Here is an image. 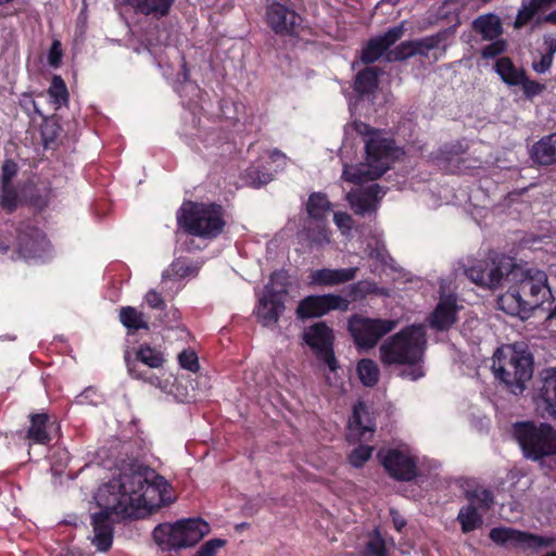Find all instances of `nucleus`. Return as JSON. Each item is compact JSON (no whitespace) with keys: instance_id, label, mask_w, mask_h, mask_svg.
Returning <instances> with one entry per match:
<instances>
[{"instance_id":"f257e3e1","label":"nucleus","mask_w":556,"mask_h":556,"mask_svg":"<svg viewBox=\"0 0 556 556\" xmlns=\"http://www.w3.org/2000/svg\"><path fill=\"white\" fill-rule=\"evenodd\" d=\"M104 491L113 496L105 504L123 517H135L140 509L152 513L173 502L166 479L137 459L105 483Z\"/></svg>"},{"instance_id":"f03ea898","label":"nucleus","mask_w":556,"mask_h":556,"mask_svg":"<svg viewBox=\"0 0 556 556\" xmlns=\"http://www.w3.org/2000/svg\"><path fill=\"white\" fill-rule=\"evenodd\" d=\"M427 338L421 325H410L389 337L379 348L380 361L387 366L406 365L402 377L416 381L425 376L424 363Z\"/></svg>"},{"instance_id":"7ed1b4c3","label":"nucleus","mask_w":556,"mask_h":556,"mask_svg":"<svg viewBox=\"0 0 556 556\" xmlns=\"http://www.w3.org/2000/svg\"><path fill=\"white\" fill-rule=\"evenodd\" d=\"M551 295L547 276L544 271L529 270L516 285L502 294L497 304L506 314L526 319Z\"/></svg>"},{"instance_id":"20e7f679","label":"nucleus","mask_w":556,"mask_h":556,"mask_svg":"<svg viewBox=\"0 0 556 556\" xmlns=\"http://www.w3.org/2000/svg\"><path fill=\"white\" fill-rule=\"evenodd\" d=\"M178 225L189 235L213 240L219 237L227 224L223 205L210 202H184L177 213Z\"/></svg>"},{"instance_id":"39448f33","label":"nucleus","mask_w":556,"mask_h":556,"mask_svg":"<svg viewBox=\"0 0 556 556\" xmlns=\"http://www.w3.org/2000/svg\"><path fill=\"white\" fill-rule=\"evenodd\" d=\"M493 372L507 390L522 394L526 383L533 375V356L526 350H517L515 345H503L493 355Z\"/></svg>"},{"instance_id":"423d86ee","label":"nucleus","mask_w":556,"mask_h":556,"mask_svg":"<svg viewBox=\"0 0 556 556\" xmlns=\"http://www.w3.org/2000/svg\"><path fill=\"white\" fill-rule=\"evenodd\" d=\"M513 435L527 459L541 462L556 456V430L547 422L518 421L513 425Z\"/></svg>"},{"instance_id":"0eeeda50","label":"nucleus","mask_w":556,"mask_h":556,"mask_svg":"<svg viewBox=\"0 0 556 556\" xmlns=\"http://www.w3.org/2000/svg\"><path fill=\"white\" fill-rule=\"evenodd\" d=\"M208 531L206 521L194 518L161 523L153 530V538L163 549L172 551L194 546Z\"/></svg>"},{"instance_id":"6e6552de","label":"nucleus","mask_w":556,"mask_h":556,"mask_svg":"<svg viewBox=\"0 0 556 556\" xmlns=\"http://www.w3.org/2000/svg\"><path fill=\"white\" fill-rule=\"evenodd\" d=\"M515 267L514 260L505 254L476 260L465 268L466 277L484 289H496Z\"/></svg>"},{"instance_id":"1a4fd4ad","label":"nucleus","mask_w":556,"mask_h":556,"mask_svg":"<svg viewBox=\"0 0 556 556\" xmlns=\"http://www.w3.org/2000/svg\"><path fill=\"white\" fill-rule=\"evenodd\" d=\"M124 361L131 378L149 382L152 386L159 383V377L142 369L141 365L149 369H161L166 363L164 353L149 343H141L132 350L127 349L124 353Z\"/></svg>"},{"instance_id":"9d476101","label":"nucleus","mask_w":556,"mask_h":556,"mask_svg":"<svg viewBox=\"0 0 556 556\" xmlns=\"http://www.w3.org/2000/svg\"><path fill=\"white\" fill-rule=\"evenodd\" d=\"M397 323L392 319L370 318L353 314L348 320V330L358 349L369 350L393 329Z\"/></svg>"},{"instance_id":"9b49d317","label":"nucleus","mask_w":556,"mask_h":556,"mask_svg":"<svg viewBox=\"0 0 556 556\" xmlns=\"http://www.w3.org/2000/svg\"><path fill=\"white\" fill-rule=\"evenodd\" d=\"M302 339L311 349L316 358L328 366L331 371L339 368L334 354V332L325 321H317L307 327Z\"/></svg>"},{"instance_id":"f8f14e48","label":"nucleus","mask_w":556,"mask_h":556,"mask_svg":"<svg viewBox=\"0 0 556 556\" xmlns=\"http://www.w3.org/2000/svg\"><path fill=\"white\" fill-rule=\"evenodd\" d=\"M365 152L369 166L374 168L371 178H380L400 154L395 141L383 137L382 132L365 140Z\"/></svg>"},{"instance_id":"ddd939ff","label":"nucleus","mask_w":556,"mask_h":556,"mask_svg":"<svg viewBox=\"0 0 556 556\" xmlns=\"http://www.w3.org/2000/svg\"><path fill=\"white\" fill-rule=\"evenodd\" d=\"M489 538L500 546L522 549L549 547L556 542V538L542 536L509 527L492 528Z\"/></svg>"},{"instance_id":"4468645a","label":"nucleus","mask_w":556,"mask_h":556,"mask_svg":"<svg viewBox=\"0 0 556 556\" xmlns=\"http://www.w3.org/2000/svg\"><path fill=\"white\" fill-rule=\"evenodd\" d=\"M350 301L334 293L312 294L302 299L295 309L298 319L319 318L332 311L346 312Z\"/></svg>"},{"instance_id":"2eb2a0df","label":"nucleus","mask_w":556,"mask_h":556,"mask_svg":"<svg viewBox=\"0 0 556 556\" xmlns=\"http://www.w3.org/2000/svg\"><path fill=\"white\" fill-rule=\"evenodd\" d=\"M386 472L395 481L410 482L419 476L417 458L400 448L378 453Z\"/></svg>"},{"instance_id":"dca6fc26","label":"nucleus","mask_w":556,"mask_h":556,"mask_svg":"<svg viewBox=\"0 0 556 556\" xmlns=\"http://www.w3.org/2000/svg\"><path fill=\"white\" fill-rule=\"evenodd\" d=\"M113 497L111 493L104 491V485L99 489L97 496L98 505L102 508L99 513L92 515V527L94 532L93 545L100 552H106L111 548L113 543V525L111 520L112 515L124 518L117 514L113 508L106 505V501Z\"/></svg>"},{"instance_id":"f3484780","label":"nucleus","mask_w":556,"mask_h":556,"mask_svg":"<svg viewBox=\"0 0 556 556\" xmlns=\"http://www.w3.org/2000/svg\"><path fill=\"white\" fill-rule=\"evenodd\" d=\"M267 26L279 36H298L302 17L294 10L277 0H267L265 8Z\"/></svg>"},{"instance_id":"a211bd4d","label":"nucleus","mask_w":556,"mask_h":556,"mask_svg":"<svg viewBox=\"0 0 556 556\" xmlns=\"http://www.w3.org/2000/svg\"><path fill=\"white\" fill-rule=\"evenodd\" d=\"M404 35V25L393 26L383 35L370 38L363 47L361 52V62L365 65L375 63L384 53L388 54L390 48L399 41Z\"/></svg>"},{"instance_id":"6ab92c4d","label":"nucleus","mask_w":556,"mask_h":556,"mask_svg":"<svg viewBox=\"0 0 556 556\" xmlns=\"http://www.w3.org/2000/svg\"><path fill=\"white\" fill-rule=\"evenodd\" d=\"M534 400L548 416L556 417V367L540 372Z\"/></svg>"},{"instance_id":"aec40b11","label":"nucleus","mask_w":556,"mask_h":556,"mask_svg":"<svg viewBox=\"0 0 556 556\" xmlns=\"http://www.w3.org/2000/svg\"><path fill=\"white\" fill-rule=\"evenodd\" d=\"M285 309V300L268 289L267 292L263 291L258 300L256 317L263 326L268 327L278 323Z\"/></svg>"},{"instance_id":"412c9836","label":"nucleus","mask_w":556,"mask_h":556,"mask_svg":"<svg viewBox=\"0 0 556 556\" xmlns=\"http://www.w3.org/2000/svg\"><path fill=\"white\" fill-rule=\"evenodd\" d=\"M459 307L452 295L440 299L429 317L430 327L437 331H446L457 321Z\"/></svg>"},{"instance_id":"4be33fe9","label":"nucleus","mask_w":556,"mask_h":556,"mask_svg":"<svg viewBox=\"0 0 556 556\" xmlns=\"http://www.w3.org/2000/svg\"><path fill=\"white\" fill-rule=\"evenodd\" d=\"M28 419L29 426L24 434V440L28 442V447L33 444L49 445L52 441L48 430L50 416L47 413H31Z\"/></svg>"},{"instance_id":"5701e85b","label":"nucleus","mask_w":556,"mask_h":556,"mask_svg":"<svg viewBox=\"0 0 556 556\" xmlns=\"http://www.w3.org/2000/svg\"><path fill=\"white\" fill-rule=\"evenodd\" d=\"M358 267L349 268H321L313 270L309 275L311 283L320 287H333L353 280Z\"/></svg>"},{"instance_id":"b1692460","label":"nucleus","mask_w":556,"mask_h":556,"mask_svg":"<svg viewBox=\"0 0 556 556\" xmlns=\"http://www.w3.org/2000/svg\"><path fill=\"white\" fill-rule=\"evenodd\" d=\"M384 194L379 185L374 184L358 193H349L348 200L354 213L364 215L376 210V202Z\"/></svg>"},{"instance_id":"393cba45","label":"nucleus","mask_w":556,"mask_h":556,"mask_svg":"<svg viewBox=\"0 0 556 556\" xmlns=\"http://www.w3.org/2000/svg\"><path fill=\"white\" fill-rule=\"evenodd\" d=\"M135 13L161 20L170 12L175 0H124Z\"/></svg>"},{"instance_id":"a878e982","label":"nucleus","mask_w":556,"mask_h":556,"mask_svg":"<svg viewBox=\"0 0 556 556\" xmlns=\"http://www.w3.org/2000/svg\"><path fill=\"white\" fill-rule=\"evenodd\" d=\"M531 159L539 165L556 164V132L542 137L532 146Z\"/></svg>"},{"instance_id":"bb28decb","label":"nucleus","mask_w":556,"mask_h":556,"mask_svg":"<svg viewBox=\"0 0 556 556\" xmlns=\"http://www.w3.org/2000/svg\"><path fill=\"white\" fill-rule=\"evenodd\" d=\"M379 68L366 66L356 75L353 84V90L359 98L372 96L378 89Z\"/></svg>"},{"instance_id":"cd10ccee","label":"nucleus","mask_w":556,"mask_h":556,"mask_svg":"<svg viewBox=\"0 0 556 556\" xmlns=\"http://www.w3.org/2000/svg\"><path fill=\"white\" fill-rule=\"evenodd\" d=\"M494 70L503 83L510 87L522 84L526 74V71L515 65L509 56L498 58L494 64Z\"/></svg>"},{"instance_id":"c85d7f7f","label":"nucleus","mask_w":556,"mask_h":556,"mask_svg":"<svg viewBox=\"0 0 556 556\" xmlns=\"http://www.w3.org/2000/svg\"><path fill=\"white\" fill-rule=\"evenodd\" d=\"M472 28L477 34H480L484 40H494L503 34L502 21L493 13L478 16L472 22Z\"/></svg>"},{"instance_id":"c756f323","label":"nucleus","mask_w":556,"mask_h":556,"mask_svg":"<svg viewBox=\"0 0 556 556\" xmlns=\"http://www.w3.org/2000/svg\"><path fill=\"white\" fill-rule=\"evenodd\" d=\"M119 321L127 329L128 334H134L138 330H149V323L142 312L134 306H123L119 309Z\"/></svg>"},{"instance_id":"7c9ffc66","label":"nucleus","mask_w":556,"mask_h":556,"mask_svg":"<svg viewBox=\"0 0 556 556\" xmlns=\"http://www.w3.org/2000/svg\"><path fill=\"white\" fill-rule=\"evenodd\" d=\"M330 210L331 203L325 193L313 192L309 194L306 203V212L312 219L317 222L325 220Z\"/></svg>"},{"instance_id":"2f4dec72","label":"nucleus","mask_w":556,"mask_h":556,"mask_svg":"<svg viewBox=\"0 0 556 556\" xmlns=\"http://www.w3.org/2000/svg\"><path fill=\"white\" fill-rule=\"evenodd\" d=\"M457 521L460 523L462 531L464 533H469L481 528L483 525V517L475 505L468 503L460 507L457 515Z\"/></svg>"},{"instance_id":"473e14b6","label":"nucleus","mask_w":556,"mask_h":556,"mask_svg":"<svg viewBox=\"0 0 556 556\" xmlns=\"http://www.w3.org/2000/svg\"><path fill=\"white\" fill-rule=\"evenodd\" d=\"M468 503L475 505L478 510L489 511L494 505V494L490 489L477 486L465 492Z\"/></svg>"},{"instance_id":"72a5a7b5","label":"nucleus","mask_w":556,"mask_h":556,"mask_svg":"<svg viewBox=\"0 0 556 556\" xmlns=\"http://www.w3.org/2000/svg\"><path fill=\"white\" fill-rule=\"evenodd\" d=\"M357 372L359 380L365 387L371 388L379 381L380 371L372 359H361L357 364Z\"/></svg>"},{"instance_id":"f704fd0d","label":"nucleus","mask_w":556,"mask_h":556,"mask_svg":"<svg viewBox=\"0 0 556 556\" xmlns=\"http://www.w3.org/2000/svg\"><path fill=\"white\" fill-rule=\"evenodd\" d=\"M371 176H374V168H371L368 163L367 166H345L342 175L344 180L355 185H362L364 182L377 179L371 178Z\"/></svg>"},{"instance_id":"c9c22d12","label":"nucleus","mask_w":556,"mask_h":556,"mask_svg":"<svg viewBox=\"0 0 556 556\" xmlns=\"http://www.w3.org/2000/svg\"><path fill=\"white\" fill-rule=\"evenodd\" d=\"M541 12L533 0H522L514 21V28L521 29L528 25L534 16Z\"/></svg>"},{"instance_id":"e433bc0d","label":"nucleus","mask_w":556,"mask_h":556,"mask_svg":"<svg viewBox=\"0 0 556 556\" xmlns=\"http://www.w3.org/2000/svg\"><path fill=\"white\" fill-rule=\"evenodd\" d=\"M362 556H389L386 541L378 529H375L372 533H370Z\"/></svg>"},{"instance_id":"4c0bfd02","label":"nucleus","mask_w":556,"mask_h":556,"mask_svg":"<svg viewBox=\"0 0 556 556\" xmlns=\"http://www.w3.org/2000/svg\"><path fill=\"white\" fill-rule=\"evenodd\" d=\"M288 286H289V276L285 270L274 271L269 276V281L265 285L264 291H269L276 293V295H280L281 299H286L288 294Z\"/></svg>"},{"instance_id":"58836bf2","label":"nucleus","mask_w":556,"mask_h":556,"mask_svg":"<svg viewBox=\"0 0 556 556\" xmlns=\"http://www.w3.org/2000/svg\"><path fill=\"white\" fill-rule=\"evenodd\" d=\"M48 94L59 106L62 104H67L70 94L66 84L61 76L54 75L52 77L50 87L48 89Z\"/></svg>"},{"instance_id":"ea45409f","label":"nucleus","mask_w":556,"mask_h":556,"mask_svg":"<svg viewBox=\"0 0 556 556\" xmlns=\"http://www.w3.org/2000/svg\"><path fill=\"white\" fill-rule=\"evenodd\" d=\"M413 56H415V41L407 40L391 49L387 54V60L389 62H402Z\"/></svg>"},{"instance_id":"a19ab883","label":"nucleus","mask_w":556,"mask_h":556,"mask_svg":"<svg viewBox=\"0 0 556 556\" xmlns=\"http://www.w3.org/2000/svg\"><path fill=\"white\" fill-rule=\"evenodd\" d=\"M18 205V194L12 185L1 186L0 206L8 213L12 214Z\"/></svg>"},{"instance_id":"79ce46f5","label":"nucleus","mask_w":556,"mask_h":556,"mask_svg":"<svg viewBox=\"0 0 556 556\" xmlns=\"http://www.w3.org/2000/svg\"><path fill=\"white\" fill-rule=\"evenodd\" d=\"M443 40L442 35H431L421 39H416L415 41V55H420L427 58L429 52L433 49H437L441 41Z\"/></svg>"},{"instance_id":"37998d69","label":"nucleus","mask_w":556,"mask_h":556,"mask_svg":"<svg viewBox=\"0 0 556 556\" xmlns=\"http://www.w3.org/2000/svg\"><path fill=\"white\" fill-rule=\"evenodd\" d=\"M245 177L250 185L254 188H260L261 186L267 185L273 180V174L268 173L260 166H250L245 170Z\"/></svg>"},{"instance_id":"c03bdc74","label":"nucleus","mask_w":556,"mask_h":556,"mask_svg":"<svg viewBox=\"0 0 556 556\" xmlns=\"http://www.w3.org/2000/svg\"><path fill=\"white\" fill-rule=\"evenodd\" d=\"M463 152L460 144H445L437 152L434 160L439 166L444 164L442 168L447 169L446 165Z\"/></svg>"},{"instance_id":"a18cd8bd","label":"nucleus","mask_w":556,"mask_h":556,"mask_svg":"<svg viewBox=\"0 0 556 556\" xmlns=\"http://www.w3.org/2000/svg\"><path fill=\"white\" fill-rule=\"evenodd\" d=\"M374 448L369 445H358L349 455V463L354 468H362L371 457Z\"/></svg>"},{"instance_id":"49530a36","label":"nucleus","mask_w":556,"mask_h":556,"mask_svg":"<svg viewBox=\"0 0 556 556\" xmlns=\"http://www.w3.org/2000/svg\"><path fill=\"white\" fill-rule=\"evenodd\" d=\"M178 362L181 368L191 372H197L200 368L198 355L191 349L181 351L178 355Z\"/></svg>"},{"instance_id":"de8ad7c7","label":"nucleus","mask_w":556,"mask_h":556,"mask_svg":"<svg viewBox=\"0 0 556 556\" xmlns=\"http://www.w3.org/2000/svg\"><path fill=\"white\" fill-rule=\"evenodd\" d=\"M492 42L481 50L482 59H493L501 55L507 49V42L504 39L491 40Z\"/></svg>"},{"instance_id":"09e8293b","label":"nucleus","mask_w":556,"mask_h":556,"mask_svg":"<svg viewBox=\"0 0 556 556\" xmlns=\"http://www.w3.org/2000/svg\"><path fill=\"white\" fill-rule=\"evenodd\" d=\"M519 86L522 88L523 94L527 99H533L534 97L541 94L545 90L544 84L529 79L527 73L525 74L522 84H520Z\"/></svg>"},{"instance_id":"8fccbe9b","label":"nucleus","mask_w":556,"mask_h":556,"mask_svg":"<svg viewBox=\"0 0 556 556\" xmlns=\"http://www.w3.org/2000/svg\"><path fill=\"white\" fill-rule=\"evenodd\" d=\"M307 238L316 244H324L330 241L329 231L325 225H317L316 229L308 228L307 229Z\"/></svg>"},{"instance_id":"3c124183","label":"nucleus","mask_w":556,"mask_h":556,"mask_svg":"<svg viewBox=\"0 0 556 556\" xmlns=\"http://www.w3.org/2000/svg\"><path fill=\"white\" fill-rule=\"evenodd\" d=\"M17 174V164L12 160H5L1 166V186L11 185Z\"/></svg>"},{"instance_id":"603ef678","label":"nucleus","mask_w":556,"mask_h":556,"mask_svg":"<svg viewBox=\"0 0 556 556\" xmlns=\"http://www.w3.org/2000/svg\"><path fill=\"white\" fill-rule=\"evenodd\" d=\"M226 541L223 539H212L205 542L194 556H215L218 548L224 546Z\"/></svg>"},{"instance_id":"864d4df0","label":"nucleus","mask_w":556,"mask_h":556,"mask_svg":"<svg viewBox=\"0 0 556 556\" xmlns=\"http://www.w3.org/2000/svg\"><path fill=\"white\" fill-rule=\"evenodd\" d=\"M63 51L61 47V42L59 40H54L48 52V63L52 67H59L62 61Z\"/></svg>"},{"instance_id":"5fc2aeb1","label":"nucleus","mask_w":556,"mask_h":556,"mask_svg":"<svg viewBox=\"0 0 556 556\" xmlns=\"http://www.w3.org/2000/svg\"><path fill=\"white\" fill-rule=\"evenodd\" d=\"M24 236L18 237V251L24 257H35L39 251L37 247V242H31L30 244L25 241Z\"/></svg>"},{"instance_id":"6e6d98bb","label":"nucleus","mask_w":556,"mask_h":556,"mask_svg":"<svg viewBox=\"0 0 556 556\" xmlns=\"http://www.w3.org/2000/svg\"><path fill=\"white\" fill-rule=\"evenodd\" d=\"M15 0H0V20L17 16L22 13V9L13 8Z\"/></svg>"},{"instance_id":"4d7b16f0","label":"nucleus","mask_w":556,"mask_h":556,"mask_svg":"<svg viewBox=\"0 0 556 556\" xmlns=\"http://www.w3.org/2000/svg\"><path fill=\"white\" fill-rule=\"evenodd\" d=\"M59 130L60 127L56 124H46L41 128V136L45 147H48L50 143L54 142V140L59 136Z\"/></svg>"},{"instance_id":"13d9d810","label":"nucleus","mask_w":556,"mask_h":556,"mask_svg":"<svg viewBox=\"0 0 556 556\" xmlns=\"http://www.w3.org/2000/svg\"><path fill=\"white\" fill-rule=\"evenodd\" d=\"M146 301L148 303V305L151 307V308H155V309H164L166 307V304H165V301L162 296L161 293L154 291V290H150L147 294H146Z\"/></svg>"},{"instance_id":"bf43d9fd","label":"nucleus","mask_w":556,"mask_h":556,"mask_svg":"<svg viewBox=\"0 0 556 556\" xmlns=\"http://www.w3.org/2000/svg\"><path fill=\"white\" fill-rule=\"evenodd\" d=\"M354 129L357 134L367 137V139L372 138L376 134L381 132V130L375 129L370 125L363 122H354Z\"/></svg>"},{"instance_id":"052dcab7","label":"nucleus","mask_w":556,"mask_h":556,"mask_svg":"<svg viewBox=\"0 0 556 556\" xmlns=\"http://www.w3.org/2000/svg\"><path fill=\"white\" fill-rule=\"evenodd\" d=\"M553 63V58L551 53H545L541 56L540 61L533 63V70L536 73H545L549 70Z\"/></svg>"},{"instance_id":"680f3d73","label":"nucleus","mask_w":556,"mask_h":556,"mask_svg":"<svg viewBox=\"0 0 556 556\" xmlns=\"http://www.w3.org/2000/svg\"><path fill=\"white\" fill-rule=\"evenodd\" d=\"M333 220L340 229H342V228L350 229L351 228L352 217L345 212H336L334 216H333Z\"/></svg>"},{"instance_id":"e2e57ef3","label":"nucleus","mask_w":556,"mask_h":556,"mask_svg":"<svg viewBox=\"0 0 556 556\" xmlns=\"http://www.w3.org/2000/svg\"><path fill=\"white\" fill-rule=\"evenodd\" d=\"M170 270L178 277L184 278L189 274V267L185 266L181 262H173Z\"/></svg>"},{"instance_id":"0e129e2a","label":"nucleus","mask_w":556,"mask_h":556,"mask_svg":"<svg viewBox=\"0 0 556 556\" xmlns=\"http://www.w3.org/2000/svg\"><path fill=\"white\" fill-rule=\"evenodd\" d=\"M538 5L541 12H545L549 10L552 7L556 5V0H533Z\"/></svg>"},{"instance_id":"69168bd1","label":"nucleus","mask_w":556,"mask_h":556,"mask_svg":"<svg viewBox=\"0 0 556 556\" xmlns=\"http://www.w3.org/2000/svg\"><path fill=\"white\" fill-rule=\"evenodd\" d=\"M352 424L357 427L358 429H363V432H365L366 430H368L367 427H363L362 426V419H361V416H359V413H358V409L357 407L355 406L354 409H353V416H352Z\"/></svg>"},{"instance_id":"338daca9","label":"nucleus","mask_w":556,"mask_h":556,"mask_svg":"<svg viewBox=\"0 0 556 556\" xmlns=\"http://www.w3.org/2000/svg\"><path fill=\"white\" fill-rule=\"evenodd\" d=\"M542 22L547 23V24H552V25H556V10H554V11L549 12L548 14H546L542 18Z\"/></svg>"},{"instance_id":"774afa93","label":"nucleus","mask_w":556,"mask_h":556,"mask_svg":"<svg viewBox=\"0 0 556 556\" xmlns=\"http://www.w3.org/2000/svg\"><path fill=\"white\" fill-rule=\"evenodd\" d=\"M393 522H394L395 529L399 532L406 526V521L403 518H400L399 516L393 517Z\"/></svg>"}]
</instances>
